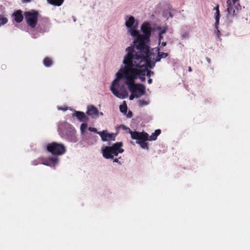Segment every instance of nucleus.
<instances>
[{
    "mask_svg": "<svg viewBox=\"0 0 250 250\" xmlns=\"http://www.w3.org/2000/svg\"><path fill=\"white\" fill-rule=\"evenodd\" d=\"M43 63L46 67H48L52 65L53 62L51 59L49 57H46L44 59Z\"/></svg>",
    "mask_w": 250,
    "mask_h": 250,
    "instance_id": "nucleus-20",
    "label": "nucleus"
},
{
    "mask_svg": "<svg viewBox=\"0 0 250 250\" xmlns=\"http://www.w3.org/2000/svg\"><path fill=\"white\" fill-rule=\"evenodd\" d=\"M167 29V28L165 27L164 29H162V31H160V34H163L165 33L166 32Z\"/></svg>",
    "mask_w": 250,
    "mask_h": 250,
    "instance_id": "nucleus-33",
    "label": "nucleus"
},
{
    "mask_svg": "<svg viewBox=\"0 0 250 250\" xmlns=\"http://www.w3.org/2000/svg\"><path fill=\"white\" fill-rule=\"evenodd\" d=\"M42 164H43V165H44L48 166V164H47V163H43Z\"/></svg>",
    "mask_w": 250,
    "mask_h": 250,
    "instance_id": "nucleus-42",
    "label": "nucleus"
},
{
    "mask_svg": "<svg viewBox=\"0 0 250 250\" xmlns=\"http://www.w3.org/2000/svg\"><path fill=\"white\" fill-rule=\"evenodd\" d=\"M139 104L141 105H144L146 104V102L144 100H140Z\"/></svg>",
    "mask_w": 250,
    "mask_h": 250,
    "instance_id": "nucleus-31",
    "label": "nucleus"
},
{
    "mask_svg": "<svg viewBox=\"0 0 250 250\" xmlns=\"http://www.w3.org/2000/svg\"><path fill=\"white\" fill-rule=\"evenodd\" d=\"M128 132L131 135L132 139L136 140L137 144H139L140 142H144L148 140V134L146 132L137 131H132L130 129H128Z\"/></svg>",
    "mask_w": 250,
    "mask_h": 250,
    "instance_id": "nucleus-9",
    "label": "nucleus"
},
{
    "mask_svg": "<svg viewBox=\"0 0 250 250\" xmlns=\"http://www.w3.org/2000/svg\"><path fill=\"white\" fill-rule=\"evenodd\" d=\"M161 60V58L158 55L155 59H153V66H155V63L156 62H160Z\"/></svg>",
    "mask_w": 250,
    "mask_h": 250,
    "instance_id": "nucleus-29",
    "label": "nucleus"
},
{
    "mask_svg": "<svg viewBox=\"0 0 250 250\" xmlns=\"http://www.w3.org/2000/svg\"><path fill=\"white\" fill-rule=\"evenodd\" d=\"M31 1V0H24V1L25 2H29Z\"/></svg>",
    "mask_w": 250,
    "mask_h": 250,
    "instance_id": "nucleus-41",
    "label": "nucleus"
},
{
    "mask_svg": "<svg viewBox=\"0 0 250 250\" xmlns=\"http://www.w3.org/2000/svg\"><path fill=\"white\" fill-rule=\"evenodd\" d=\"M127 105L125 104V102H124V103L120 105V110L121 112L125 113L127 111Z\"/></svg>",
    "mask_w": 250,
    "mask_h": 250,
    "instance_id": "nucleus-21",
    "label": "nucleus"
},
{
    "mask_svg": "<svg viewBox=\"0 0 250 250\" xmlns=\"http://www.w3.org/2000/svg\"><path fill=\"white\" fill-rule=\"evenodd\" d=\"M167 45V42H163L161 43V47H164Z\"/></svg>",
    "mask_w": 250,
    "mask_h": 250,
    "instance_id": "nucleus-36",
    "label": "nucleus"
},
{
    "mask_svg": "<svg viewBox=\"0 0 250 250\" xmlns=\"http://www.w3.org/2000/svg\"><path fill=\"white\" fill-rule=\"evenodd\" d=\"M64 0H47V2L51 5L60 6L63 2Z\"/></svg>",
    "mask_w": 250,
    "mask_h": 250,
    "instance_id": "nucleus-18",
    "label": "nucleus"
},
{
    "mask_svg": "<svg viewBox=\"0 0 250 250\" xmlns=\"http://www.w3.org/2000/svg\"><path fill=\"white\" fill-rule=\"evenodd\" d=\"M8 21V20L3 15H0V26L6 24Z\"/></svg>",
    "mask_w": 250,
    "mask_h": 250,
    "instance_id": "nucleus-22",
    "label": "nucleus"
},
{
    "mask_svg": "<svg viewBox=\"0 0 250 250\" xmlns=\"http://www.w3.org/2000/svg\"><path fill=\"white\" fill-rule=\"evenodd\" d=\"M147 82L149 84H151L152 82V80L150 78H149L148 81H147Z\"/></svg>",
    "mask_w": 250,
    "mask_h": 250,
    "instance_id": "nucleus-38",
    "label": "nucleus"
},
{
    "mask_svg": "<svg viewBox=\"0 0 250 250\" xmlns=\"http://www.w3.org/2000/svg\"><path fill=\"white\" fill-rule=\"evenodd\" d=\"M158 56L161 58V59L162 58H166L168 55V53H164V52H158Z\"/></svg>",
    "mask_w": 250,
    "mask_h": 250,
    "instance_id": "nucleus-25",
    "label": "nucleus"
},
{
    "mask_svg": "<svg viewBox=\"0 0 250 250\" xmlns=\"http://www.w3.org/2000/svg\"><path fill=\"white\" fill-rule=\"evenodd\" d=\"M138 79L123 67L121 68L116 73V78L114 80L110 87V90L117 97L124 99L127 96V91L124 85L120 86V80H125L126 84L131 93L134 94L135 97L139 98L145 94V86L140 83H134V81Z\"/></svg>",
    "mask_w": 250,
    "mask_h": 250,
    "instance_id": "nucleus-2",
    "label": "nucleus"
},
{
    "mask_svg": "<svg viewBox=\"0 0 250 250\" xmlns=\"http://www.w3.org/2000/svg\"><path fill=\"white\" fill-rule=\"evenodd\" d=\"M135 22L134 18L133 16H130L128 20L126 19L125 25L128 28L132 27Z\"/></svg>",
    "mask_w": 250,
    "mask_h": 250,
    "instance_id": "nucleus-19",
    "label": "nucleus"
},
{
    "mask_svg": "<svg viewBox=\"0 0 250 250\" xmlns=\"http://www.w3.org/2000/svg\"><path fill=\"white\" fill-rule=\"evenodd\" d=\"M47 150L54 156H60L64 154L66 151L64 145L61 143L53 142L46 145Z\"/></svg>",
    "mask_w": 250,
    "mask_h": 250,
    "instance_id": "nucleus-6",
    "label": "nucleus"
},
{
    "mask_svg": "<svg viewBox=\"0 0 250 250\" xmlns=\"http://www.w3.org/2000/svg\"><path fill=\"white\" fill-rule=\"evenodd\" d=\"M98 134L101 136V139L104 142L115 141L116 134L109 133L106 130H104L102 131L98 132Z\"/></svg>",
    "mask_w": 250,
    "mask_h": 250,
    "instance_id": "nucleus-10",
    "label": "nucleus"
},
{
    "mask_svg": "<svg viewBox=\"0 0 250 250\" xmlns=\"http://www.w3.org/2000/svg\"><path fill=\"white\" fill-rule=\"evenodd\" d=\"M122 142H117L111 146H106L103 149V155L106 159H113L114 156H117L119 153H123L124 149Z\"/></svg>",
    "mask_w": 250,
    "mask_h": 250,
    "instance_id": "nucleus-4",
    "label": "nucleus"
},
{
    "mask_svg": "<svg viewBox=\"0 0 250 250\" xmlns=\"http://www.w3.org/2000/svg\"><path fill=\"white\" fill-rule=\"evenodd\" d=\"M87 127V125L86 123H83L81 125V131L82 134L85 132V130Z\"/></svg>",
    "mask_w": 250,
    "mask_h": 250,
    "instance_id": "nucleus-24",
    "label": "nucleus"
},
{
    "mask_svg": "<svg viewBox=\"0 0 250 250\" xmlns=\"http://www.w3.org/2000/svg\"><path fill=\"white\" fill-rule=\"evenodd\" d=\"M66 138L69 141L75 143L77 141V139L76 136V131L75 129H70L66 134Z\"/></svg>",
    "mask_w": 250,
    "mask_h": 250,
    "instance_id": "nucleus-14",
    "label": "nucleus"
},
{
    "mask_svg": "<svg viewBox=\"0 0 250 250\" xmlns=\"http://www.w3.org/2000/svg\"><path fill=\"white\" fill-rule=\"evenodd\" d=\"M132 114V113L130 112V113H129V115H131Z\"/></svg>",
    "mask_w": 250,
    "mask_h": 250,
    "instance_id": "nucleus-45",
    "label": "nucleus"
},
{
    "mask_svg": "<svg viewBox=\"0 0 250 250\" xmlns=\"http://www.w3.org/2000/svg\"><path fill=\"white\" fill-rule=\"evenodd\" d=\"M34 29L38 33H44L47 30V23L45 21L39 22L37 26Z\"/></svg>",
    "mask_w": 250,
    "mask_h": 250,
    "instance_id": "nucleus-11",
    "label": "nucleus"
},
{
    "mask_svg": "<svg viewBox=\"0 0 250 250\" xmlns=\"http://www.w3.org/2000/svg\"><path fill=\"white\" fill-rule=\"evenodd\" d=\"M188 70L189 72H191L192 71V68L190 66H189L188 68Z\"/></svg>",
    "mask_w": 250,
    "mask_h": 250,
    "instance_id": "nucleus-40",
    "label": "nucleus"
},
{
    "mask_svg": "<svg viewBox=\"0 0 250 250\" xmlns=\"http://www.w3.org/2000/svg\"><path fill=\"white\" fill-rule=\"evenodd\" d=\"M213 10L215 11L214 14V18L215 19V23L214 24L215 29L218 28V26L219 23V19L220 17V11L219 9V5H217L216 7H214Z\"/></svg>",
    "mask_w": 250,
    "mask_h": 250,
    "instance_id": "nucleus-16",
    "label": "nucleus"
},
{
    "mask_svg": "<svg viewBox=\"0 0 250 250\" xmlns=\"http://www.w3.org/2000/svg\"><path fill=\"white\" fill-rule=\"evenodd\" d=\"M113 162H116V163H119L120 164H121V163H120V162H119V159H117V158H115V159H114L113 160Z\"/></svg>",
    "mask_w": 250,
    "mask_h": 250,
    "instance_id": "nucleus-37",
    "label": "nucleus"
},
{
    "mask_svg": "<svg viewBox=\"0 0 250 250\" xmlns=\"http://www.w3.org/2000/svg\"><path fill=\"white\" fill-rule=\"evenodd\" d=\"M128 50V53L124 57L123 62L124 66L123 67L139 78L141 82H145V76L149 77L154 74L153 71L148 69L147 65L145 64L151 60L152 54L148 51L134 56L133 49L129 48Z\"/></svg>",
    "mask_w": 250,
    "mask_h": 250,
    "instance_id": "nucleus-1",
    "label": "nucleus"
},
{
    "mask_svg": "<svg viewBox=\"0 0 250 250\" xmlns=\"http://www.w3.org/2000/svg\"><path fill=\"white\" fill-rule=\"evenodd\" d=\"M162 34H159V44H160L161 43V40H162L163 39V36L162 35Z\"/></svg>",
    "mask_w": 250,
    "mask_h": 250,
    "instance_id": "nucleus-32",
    "label": "nucleus"
},
{
    "mask_svg": "<svg viewBox=\"0 0 250 250\" xmlns=\"http://www.w3.org/2000/svg\"><path fill=\"white\" fill-rule=\"evenodd\" d=\"M138 144L140 145L141 147L143 148L147 149L148 148V144L146 142V141L140 142H139V144Z\"/></svg>",
    "mask_w": 250,
    "mask_h": 250,
    "instance_id": "nucleus-23",
    "label": "nucleus"
},
{
    "mask_svg": "<svg viewBox=\"0 0 250 250\" xmlns=\"http://www.w3.org/2000/svg\"><path fill=\"white\" fill-rule=\"evenodd\" d=\"M146 65L149 66L150 68H153L154 66H153V62H151V60L149 62L145 63Z\"/></svg>",
    "mask_w": 250,
    "mask_h": 250,
    "instance_id": "nucleus-27",
    "label": "nucleus"
},
{
    "mask_svg": "<svg viewBox=\"0 0 250 250\" xmlns=\"http://www.w3.org/2000/svg\"><path fill=\"white\" fill-rule=\"evenodd\" d=\"M129 32L130 34L134 38H136L135 40L133 42V45L128 47L126 49V51L127 52V54L129 52V48H131L133 49V55L134 56L136 55H138V54H142L144 53L145 52L148 51L149 50L148 48H146V47H145L144 45V42H137L138 39H139V36L141 35L138 32V31L135 29V28H130Z\"/></svg>",
    "mask_w": 250,
    "mask_h": 250,
    "instance_id": "nucleus-3",
    "label": "nucleus"
},
{
    "mask_svg": "<svg viewBox=\"0 0 250 250\" xmlns=\"http://www.w3.org/2000/svg\"><path fill=\"white\" fill-rule=\"evenodd\" d=\"M13 17L15 21L17 23L21 22L23 19V16L22 14V11L20 10H17L13 14Z\"/></svg>",
    "mask_w": 250,
    "mask_h": 250,
    "instance_id": "nucleus-15",
    "label": "nucleus"
},
{
    "mask_svg": "<svg viewBox=\"0 0 250 250\" xmlns=\"http://www.w3.org/2000/svg\"><path fill=\"white\" fill-rule=\"evenodd\" d=\"M25 20L27 24L31 28H35L37 25L39 12L32 10L24 12Z\"/></svg>",
    "mask_w": 250,
    "mask_h": 250,
    "instance_id": "nucleus-8",
    "label": "nucleus"
},
{
    "mask_svg": "<svg viewBox=\"0 0 250 250\" xmlns=\"http://www.w3.org/2000/svg\"><path fill=\"white\" fill-rule=\"evenodd\" d=\"M227 12L228 17H232L237 16L240 10L241 9V6L239 3V0H228L227 1Z\"/></svg>",
    "mask_w": 250,
    "mask_h": 250,
    "instance_id": "nucleus-7",
    "label": "nucleus"
},
{
    "mask_svg": "<svg viewBox=\"0 0 250 250\" xmlns=\"http://www.w3.org/2000/svg\"><path fill=\"white\" fill-rule=\"evenodd\" d=\"M141 31L143 34L139 36V39L137 42H144V45L148 48L149 50L150 46L149 45V38L151 35V28L150 24L148 22H144L141 27Z\"/></svg>",
    "mask_w": 250,
    "mask_h": 250,
    "instance_id": "nucleus-5",
    "label": "nucleus"
},
{
    "mask_svg": "<svg viewBox=\"0 0 250 250\" xmlns=\"http://www.w3.org/2000/svg\"><path fill=\"white\" fill-rule=\"evenodd\" d=\"M48 160L50 162L55 164L58 162V158L56 157H50L48 158Z\"/></svg>",
    "mask_w": 250,
    "mask_h": 250,
    "instance_id": "nucleus-26",
    "label": "nucleus"
},
{
    "mask_svg": "<svg viewBox=\"0 0 250 250\" xmlns=\"http://www.w3.org/2000/svg\"><path fill=\"white\" fill-rule=\"evenodd\" d=\"M88 129L90 131L96 133L97 134H98V132H100V131H98L97 129L96 128L92 127H88Z\"/></svg>",
    "mask_w": 250,
    "mask_h": 250,
    "instance_id": "nucleus-28",
    "label": "nucleus"
},
{
    "mask_svg": "<svg viewBox=\"0 0 250 250\" xmlns=\"http://www.w3.org/2000/svg\"><path fill=\"white\" fill-rule=\"evenodd\" d=\"M216 29V31L215 32V33H216V36H217V37L218 38H220V37L221 36V32L219 31V30H218V28L217 29Z\"/></svg>",
    "mask_w": 250,
    "mask_h": 250,
    "instance_id": "nucleus-30",
    "label": "nucleus"
},
{
    "mask_svg": "<svg viewBox=\"0 0 250 250\" xmlns=\"http://www.w3.org/2000/svg\"><path fill=\"white\" fill-rule=\"evenodd\" d=\"M121 127L125 130H128V129H130L129 128L126 127L125 125H121Z\"/></svg>",
    "mask_w": 250,
    "mask_h": 250,
    "instance_id": "nucleus-35",
    "label": "nucleus"
},
{
    "mask_svg": "<svg viewBox=\"0 0 250 250\" xmlns=\"http://www.w3.org/2000/svg\"><path fill=\"white\" fill-rule=\"evenodd\" d=\"M132 114V113L130 112V113H129V115H131Z\"/></svg>",
    "mask_w": 250,
    "mask_h": 250,
    "instance_id": "nucleus-44",
    "label": "nucleus"
},
{
    "mask_svg": "<svg viewBox=\"0 0 250 250\" xmlns=\"http://www.w3.org/2000/svg\"><path fill=\"white\" fill-rule=\"evenodd\" d=\"M33 37L36 38V36L35 35L33 34Z\"/></svg>",
    "mask_w": 250,
    "mask_h": 250,
    "instance_id": "nucleus-43",
    "label": "nucleus"
},
{
    "mask_svg": "<svg viewBox=\"0 0 250 250\" xmlns=\"http://www.w3.org/2000/svg\"><path fill=\"white\" fill-rule=\"evenodd\" d=\"M73 117H76L80 122H85L88 121V118L85 113L82 111H76L72 115Z\"/></svg>",
    "mask_w": 250,
    "mask_h": 250,
    "instance_id": "nucleus-13",
    "label": "nucleus"
},
{
    "mask_svg": "<svg viewBox=\"0 0 250 250\" xmlns=\"http://www.w3.org/2000/svg\"><path fill=\"white\" fill-rule=\"evenodd\" d=\"M161 132V130L159 129H156L154 133H153L150 136H148V141H155L157 139L158 136H159Z\"/></svg>",
    "mask_w": 250,
    "mask_h": 250,
    "instance_id": "nucleus-17",
    "label": "nucleus"
},
{
    "mask_svg": "<svg viewBox=\"0 0 250 250\" xmlns=\"http://www.w3.org/2000/svg\"><path fill=\"white\" fill-rule=\"evenodd\" d=\"M89 136H90L91 137H92L94 139V142H96V136H93L91 134H90Z\"/></svg>",
    "mask_w": 250,
    "mask_h": 250,
    "instance_id": "nucleus-39",
    "label": "nucleus"
},
{
    "mask_svg": "<svg viewBox=\"0 0 250 250\" xmlns=\"http://www.w3.org/2000/svg\"><path fill=\"white\" fill-rule=\"evenodd\" d=\"M99 111L94 105H88L87 107L86 114L92 118L98 117Z\"/></svg>",
    "mask_w": 250,
    "mask_h": 250,
    "instance_id": "nucleus-12",
    "label": "nucleus"
},
{
    "mask_svg": "<svg viewBox=\"0 0 250 250\" xmlns=\"http://www.w3.org/2000/svg\"><path fill=\"white\" fill-rule=\"evenodd\" d=\"M135 97V96L134 95V94L131 93V95L129 97V99L130 100H132Z\"/></svg>",
    "mask_w": 250,
    "mask_h": 250,
    "instance_id": "nucleus-34",
    "label": "nucleus"
}]
</instances>
